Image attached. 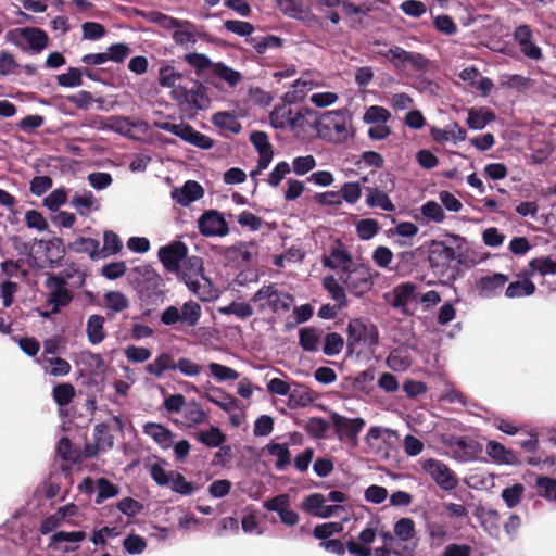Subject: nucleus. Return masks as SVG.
I'll return each instance as SVG.
<instances>
[{
    "instance_id": "nucleus-1",
    "label": "nucleus",
    "mask_w": 556,
    "mask_h": 556,
    "mask_svg": "<svg viewBox=\"0 0 556 556\" xmlns=\"http://www.w3.org/2000/svg\"><path fill=\"white\" fill-rule=\"evenodd\" d=\"M161 84L164 86H173L172 97L177 102L180 113L189 119L195 117L199 111L205 110L210 105V98L206 88L193 80L185 84H175V78L165 76L161 73Z\"/></svg>"
},
{
    "instance_id": "nucleus-2",
    "label": "nucleus",
    "mask_w": 556,
    "mask_h": 556,
    "mask_svg": "<svg viewBox=\"0 0 556 556\" xmlns=\"http://www.w3.org/2000/svg\"><path fill=\"white\" fill-rule=\"evenodd\" d=\"M351 123L346 111L333 110L320 114L312 125L319 138L332 143H343L353 137Z\"/></svg>"
},
{
    "instance_id": "nucleus-3",
    "label": "nucleus",
    "mask_w": 556,
    "mask_h": 556,
    "mask_svg": "<svg viewBox=\"0 0 556 556\" xmlns=\"http://www.w3.org/2000/svg\"><path fill=\"white\" fill-rule=\"evenodd\" d=\"M176 274L201 301L208 302L217 298L211 280L204 276L203 261L199 256L186 258Z\"/></svg>"
},
{
    "instance_id": "nucleus-4",
    "label": "nucleus",
    "mask_w": 556,
    "mask_h": 556,
    "mask_svg": "<svg viewBox=\"0 0 556 556\" xmlns=\"http://www.w3.org/2000/svg\"><path fill=\"white\" fill-rule=\"evenodd\" d=\"M5 40L23 52L38 54L49 45V36L46 30L39 27L13 28L7 31Z\"/></svg>"
},
{
    "instance_id": "nucleus-5",
    "label": "nucleus",
    "mask_w": 556,
    "mask_h": 556,
    "mask_svg": "<svg viewBox=\"0 0 556 556\" xmlns=\"http://www.w3.org/2000/svg\"><path fill=\"white\" fill-rule=\"evenodd\" d=\"M141 17H146L166 29H175L173 39L177 45L189 46L197 42V29L194 24L189 21H180L160 12L143 13Z\"/></svg>"
},
{
    "instance_id": "nucleus-6",
    "label": "nucleus",
    "mask_w": 556,
    "mask_h": 556,
    "mask_svg": "<svg viewBox=\"0 0 556 556\" xmlns=\"http://www.w3.org/2000/svg\"><path fill=\"white\" fill-rule=\"evenodd\" d=\"M201 316V305L194 301H187L180 307L170 305L165 308L160 315V321L170 327L179 325L181 328H193L199 324Z\"/></svg>"
},
{
    "instance_id": "nucleus-7",
    "label": "nucleus",
    "mask_w": 556,
    "mask_h": 556,
    "mask_svg": "<svg viewBox=\"0 0 556 556\" xmlns=\"http://www.w3.org/2000/svg\"><path fill=\"white\" fill-rule=\"evenodd\" d=\"M251 300L257 303L261 309L269 308L274 313L288 312L294 301L291 294L279 290L273 282L263 286Z\"/></svg>"
},
{
    "instance_id": "nucleus-8",
    "label": "nucleus",
    "mask_w": 556,
    "mask_h": 556,
    "mask_svg": "<svg viewBox=\"0 0 556 556\" xmlns=\"http://www.w3.org/2000/svg\"><path fill=\"white\" fill-rule=\"evenodd\" d=\"M164 283L162 277L151 267L141 270V303L159 305L164 301ZM150 309L142 311L141 316L150 315Z\"/></svg>"
},
{
    "instance_id": "nucleus-9",
    "label": "nucleus",
    "mask_w": 556,
    "mask_h": 556,
    "mask_svg": "<svg viewBox=\"0 0 556 556\" xmlns=\"http://www.w3.org/2000/svg\"><path fill=\"white\" fill-rule=\"evenodd\" d=\"M159 128L168 131L185 142L197 148L208 150L214 146V140L208 136L195 130L185 123L162 122L157 124Z\"/></svg>"
},
{
    "instance_id": "nucleus-10",
    "label": "nucleus",
    "mask_w": 556,
    "mask_h": 556,
    "mask_svg": "<svg viewBox=\"0 0 556 556\" xmlns=\"http://www.w3.org/2000/svg\"><path fill=\"white\" fill-rule=\"evenodd\" d=\"M378 330L372 324L362 319H352L348 325V344L350 348H374L378 344Z\"/></svg>"
},
{
    "instance_id": "nucleus-11",
    "label": "nucleus",
    "mask_w": 556,
    "mask_h": 556,
    "mask_svg": "<svg viewBox=\"0 0 556 556\" xmlns=\"http://www.w3.org/2000/svg\"><path fill=\"white\" fill-rule=\"evenodd\" d=\"M301 507L306 514L321 519L340 517L346 513L342 505H327L323 493H312L304 496Z\"/></svg>"
},
{
    "instance_id": "nucleus-12",
    "label": "nucleus",
    "mask_w": 556,
    "mask_h": 556,
    "mask_svg": "<svg viewBox=\"0 0 556 556\" xmlns=\"http://www.w3.org/2000/svg\"><path fill=\"white\" fill-rule=\"evenodd\" d=\"M394 536L402 543L401 548L394 551L397 556H413L417 546L415 522L412 518L404 517L394 523Z\"/></svg>"
},
{
    "instance_id": "nucleus-13",
    "label": "nucleus",
    "mask_w": 556,
    "mask_h": 556,
    "mask_svg": "<svg viewBox=\"0 0 556 556\" xmlns=\"http://www.w3.org/2000/svg\"><path fill=\"white\" fill-rule=\"evenodd\" d=\"M421 467L441 490L452 491L457 488V476L442 460L429 458L422 462Z\"/></svg>"
},
{
    "instance_id": "nucleus-14",
    "label": "nucleus",
    "mask_w": 556,
    "mask_h": 556,
    "mask_svg": "<svg viewBox=\"0 0 556 556\" xmlns=\"http://www.w3.org/2000/svg\"><path fill=\"white\" fill-rule=\"evenodd\" d=\"M330 418L339 440L348 441L353 445H356L358 434L365 426V420L359 417L348 418L338 413H332Z\"/></svg>"
},
{
    "instance_id": "nucleus-15",
    "label": "nucleus",
    "mask_w": 556,
    "mask_h": 556,
    "mask_svg": "<svg viewBox=\"0 0 556 556\" xmlns=\"http://www.w3.org/2000/svg\"><path fill=\"white\" fill-rule=\"evenodd\" d=\"M387 181L383 185V189L378 187H366V199L365 203L368 207H378L382 211L393 213L396 207L389 197V192H392L395 188L394 179L391 175L387 174Z\"/></svg>"
},
{
    "instance_id": "nucleus-16",
    "label": "nucleus",
    "mask_w": 556,
    "mask_h": 556,
    "mask_svg": "<svg viewBox=\"0 0 556 556\" xmlns=\"http://www.w3.org/2000/svg\"><path fill=\"white\" fill-rule=\"evenodd\" d=\"M340 280L356 296L371 289L372 281L368 269L364 266H353L340 275Z\"/></svg>"
},
{
    "instance_id": "nucleus-17",
    "label": "nucleus",
    "mask_w": 556,
    "mask_h": 556,
    "mask_svg": "<svg viewBox=\"0 0 556 556\" xmlns=\"http://www.w3.org/2000/svg\"><path fill=\"white\" fill-rule=\"evenodd\" d=\"M513 38L520 52L527 59L539 61L543 58L542 49L536 43L533 30L529 25L522 24L517 26L514 30Z\"/></svg>"
},
{
    "instance_id": "nucleus-18",
    "label": "nucleus",
    "mask_w": 556,
    "mask_h": 556,
    "mask_svg": "<svg viewBox=\"0 0 556 556\" xmlns=\"http://www.w3.org/2000/svg\"><path fill=\"white\" fill-rule=\"evenodd\" d=\"M263 507L268 511L277 513L280 522L288 527L295 526L299 520V514L291 509L290 496L287 493L278 494L263 503Z\"/></svg>"
},
{
    "instance_id": "nucleus-19",
    "label": "nucleus",
    "mask_w": 556,
    "mask_h": 556,
    "mask_svg": "<svg viewBox=\"0 0 556 556\" xmlns=\"http://www.w3.org/2000/svg\"><path fill=\"white\" fill-rule=\"evenodd\" d=\"M198 228L205 237H225L229 232L223 214L214 210L207 211L199 217Z\"/></svg>"
},
{
    "instance_id": "nucleus-20",
    "label": "nucleus",
    "mask_w": 556,
    "mask_h": 556,
    "mask_svg": "<svg viewBox=\"0 0 556 556\" xmlns=\"http://www.w3.org/2000/svg\"><path fill=\"white\" fill-rule=\"evenodd\" d=\"M83 530L65 531L59 530L51 534L49 547L62 553H71L78 549V544L86 539Z\"/></svg>"
},
{
    "instance_id": "nucleus-21",
    "label": "nucleus",
    "mask_w": 556,
    "mask_h": 556,
    "mask_svg": "<svg viewBox=\"0 0 556 556\" xmlns=\"http://www.w3.org/2000/svg\"><path fill=\"white\" fill-rule=\"evenodd\" d=\"M187 247L176 241L169 245L162 247L159 250V258L167 271L176 273L182 262L187 258Z\"/></svg>"
},
{
    "instance_id": "nucleus-22",
    "label": "nucleus",
    "mask_w": 556,
    "mask_h": 556,
    "mask_svg": "<svg viewBox=\"0 0 556 556\" xmlns=\"http://www.w3.org/2000/svg\"><path fill=\"white\" fill-rule=\"evenodd\" d=\"M323 265L330 269H340L341 274L354 266L352 256L345 244L337 240L330 248L329 254L324 256Z\"/></svg>"
},
{
    "instance_id": "nucleus-23",
    "label": "nucleus",
    "mask_w": 556,
    "mask_h": 556,
    "mask_svg": "<svg viewBox=\"0 0 556 556\" xmlns=\"http://www.w3.org/2000/svg\"><path fill=\"white\" fill-rule=\"evenodd\" d=\"M509 277L502 273H493L479 278L476 282V289L483 299H493L501 294Z\"/></svg>"
},
{
    "instance_id": "nucleus-24",
    "label": "nucleus",
    "mask_w": 556,
    "mask_h": 556,
    "mask_svg": "<svg viewBox=\"0 0 556 556\" xmlns=\"http://www.w3.org/2000/svg\"><path fill=\"white\" fill-rule=\"evenodd\" d=\"M376 539V530L371 527H366L357 535V540L350 539L346 542V548L351 556H370V545Z\"/></svg>"
},
{
    "instance_id": "nucleus-25",
    "label": "nucleus",
    "mask_w": 556,
    "mask_h": 556,
    "mask_svg": "<svg viewBox=\"0 0 556 556\" xmlns=\"http://www.w3.org/2000/svg\"><path fill=\"white\" fill-rule=\"evenodd\" d=\"M456 258V251L453 247L443 241H432L428 260L432 268H444Z\"/></svg>"
},
{
    "instance_id": "nucleus-26",
    "label": "nucleus",
    "mask_w": 556,
    "mask_h": 556,
    "mask_svg": "<svg viewBox=\"0 0 556 556\" xmlns=\"http://www.w3.org/2000/svg\"><path fill=\"white\" fill-rule=\"evenodd\" d=\"M203 194L204 190L202 186L194 180H188L181 188H175L172 191L173 200L182 206H189L191 203L201 199Z\"/></svg>"
},
{
    "instance_id": "nucleus-27",
    "label": "nucleus",
    "mask_w": 556,
    "mask_h": 556,
    "mask_svg": "<svg viewBox=\"0 0 556 556\" xmlns=\"http://www.w3.org/2000/svg\"><path fill=\"white\" fill-rule=\"evenodd\" d=\"M76 381L79 386V393H102L105 388V375L87 374L85 370H78Z\"/></svg>"
},
{
    "instance_id": "nucleus-28",
    "label": "nucleus",
    "mask_w": 556,
    "mask_h": 556,
    "mask_svg": "<svg viewBox=\"0 0 556 556\" xmlns=\"http://www.w3.org/2000/svg\"><path fill=\"white\" fill-rule=\"evenodd\" d=\"M70 205L74 207L80 216H88L91 211H99L100 203L94 198V194L90 190H84L83 192H75L70 200Z\"/></svg>"
},
{
    "instance_id": "nucleus-29",
    "label": "nucleus",
    "mask_w": 556,
    "mask_h": 556,
    "mask_svg": "<svg viewBox=\"0 0 556 556\" xmlns=\"http://www.w3.org/2000/svg\"><path fill=\"white\" fill-rule=\"evenodd\" d=\"M318 84L314 80L301 77L294 80L291 85V88L283 94L282 99L288 104H293L302 101L306 94L317 87Z\"/></svg>"
},
{
    "instance_id": "nucleus-30",
    "label": "nucleus",
    "mask_w": 556,
    "mask_h": 556,
    "mask_svg": "<svg viewBox=\"0 0 556 556\" xmlns=\"http://www.w3.org/2000/svg\"><path fill=\"white\" fill-rule=\"evenodd\" d=\"M180 414L182 418L181 425L187 428H194L208 420L206 412L194 400L188 402Z\"/></svg>"
},
{
    "instance_id": "nucleus-31",
    "label": "nucleus",
    "mask_w": 556,
    "mask_h": 556,
    "mask_svg": "<svg viewBox=\"0 0 556 556\" xmlns=\"http://www.w3.org/2000/svg\"><path fill=\"white\" fill-rule=\"evenodd\" d=\"M430 135L432 139L439 143H445L448 141L458 143L466 139L467 132L457 123H452L445 129L432 127Z\"/></svg>"
},
{
    "instance_id": "nucleus-32",
    "label": "nucleus",
    "mask_w": 556,
    "mask_h": 556,
    "mask_svg": "<svg viewBox=\"0 0 556 556\" xmlns=\"http://www.w3.org/2000/svg\"><path fill=\"white\" fill-rule=\"evenodd\" d=\"M143 431L162 450H168L173 445L174 433L161 424L148 422L143 426Z\"/></svg>"
},
{
    "instance_id": "nucleus-33",
    "label": "nucleus",
    "mask_w": 556,
    "mask_h": 556,
    "mask_svg": "<svg viewBox=\"0 0 556 556\" xmlns=\"http://www.w3.org/2000/svg\"><path fill=\"white\" fill-rule=\"evenodd\" d=\"M76 365H81L87 374H101L106 376L105 364L102 356L91 351H83L79 353Z\"/></svg>"
},
{
    "instance_id": "nucleus-34",
    "label": "nucleus",
    "mask_w": 556,
    "mask_h": 556,
    "mask_svg": "<svg viewBox=\"0 0 556 556\" xmlns=\"http://www.w3.org/2000/svg\"><path fill=\"white\" fill-rule=\"evenodd\" d=\"M475 516L490 535H497L501 525V516L497 510L479 506Z\"/></svg>"
},
{
    "instance_id": "nucleus-35",
    "label": "nucleus",
    "mask_w": 556,
    "mask_h": 556,
    "mask_svg": "<svg viewBox=\"0 0 556 556\" xmlns=\"http://www.w3.org/2000/svg\"><path fill=\"white\" fill-rule=\"evenodd\" d=\"M266 452L276 457L275 468L285 471L291 464V453L288 443L270 442L265 446Z\"/></svg>"
},
{
    "instance_id": "nucleus-36",
    "label": "nucleus",
    "mask_w": 556,
    "mask_h": 556,
    "mask_svg": "<svg viewBox=\"0 0 556 556\" xmlns=\"http://www.w3.org/2000/svg\"><path fill=\"white\" fill-rule=\"evenodd\" d=\"M323 331L314 327L299 330V344L306 352H317L320 346Z\"/></svg>"
},
{
    "instance_id": "nucleus-37",
    "label": "nucleus",
    "mask_w": 556,
    "mask_h": 556,
    "mask_svg": "<svg viewBox=\"0 0 556 556\" xmlns=\"http://www.w3.org/2000/svg\"><path fill=\"white\" fill-rule=\"evenodd\" d=\"M494 119V113L488 108L468 110L467 125L472 130H481Z\"/></svg>"
},
{
    "instance_id": "nucleus-38",
    "label": "nucleus",
    "mask_w": 556,
    "mask_h": 556,
    "mask_svg": "<svg viewBox=\"0 0 556 556\" xmlns=\"http://www.w3.org/2000/svg\"><path fill=\"white\" fill-rule=\"evenodd\" d=\"M247 43H249L258 54H264L269 49H278L283 45V39L275 36H253L245 39Z\"/></svg>"
},
{
    "instance_id": "nucleus-39",
    "label": "nucleus",
    "mask_w": 556,
    "mask_h": 556,
    "mask_svg": "<svg viewBox=\"0 0 556 556\" xmlns=\"http://www.w3.org/2000/svg\"><path fill=\"white\" fill-rule=\"evenodd\" d=\"M293 113L290 104L285 102L281 105L275 106L271 111L269 114V123L275 129L287 130L288 126H290Z\"/></svg>"
},
{
    "instance_id": "nucleus-40",
    "label": "nucleus",
    "mask_w": 556,
    "mask_h": 556,
    "mask_svg": "<svg viewBox=\"0 0 556 556\" xmlns=\"http://www.w3.org/2000/svg\"><path fill=\"white\" fill-rule=\"evenodd\" d=\"M453 446L455 447V452H463V455L459 456L462 462L475 459L482 450L478 442L466 437L456 438L453 442Z\"/></svg>"
},
{
    "instance_id": "nucleus-41",
    "label": "nucleus",
    "mask_w": 556,
    "mask_h": 556,
    "mask_svg": "<svg viewBox=\"0 0 556 556\" xmlns=\"http://www.w3.org/2000/svg\"><path fill=\"white\" fill-rule=\"evenodd\" d=\"M122 249L123 241L119 236L113 230H105L103 232V247H99V260L116 255L122 251Z\"/></svg>"
},
{
    "instance_id": "nucleus-42",
    "label": "nucleus",
    "mask_w": 556,
    "mask_h": 556,
    "mask_svg": "<svg viewBox=\"0 0 556 556\" xmlns=\"http://www.w3.org/2000/svg\"><path fill=\"white\" fill-rule=\"evenodd\" d=\"M104 318L101 315L93 314L89 316L86 325V333L88 341L96 345L102 342L105 338L104 332Z\"/></svg>"
},
{
    "instance_id": "nucleus-43",
    "label": "nucleus",
    "mask_w": 556,
    "mask_h": 556,
    "mask_svg": "<svg viewBox=\"0 0 556 556\" xmlns=\"http://www.w3.org/2000/svg\"><path fill=\"white\" fill-rule=\"evenodd\" d=\"M485 451L486 454L497 464L511 465L516 460L515 454L496 441H489Z\"/></svg>"
},
{
    "instance_id": "nucleus-44",
    "label": "nucleus",
    "mask_w": 556,
    "mask_h": 556,
    "mask_svg": "<svg viewBox=\"0 0 556 556\" xmlns=\"http://www.w3.org/2000/svg\"><path fill=\"white\" fill-rule=\"evenodd\" d=\"M212 123L220 130L231 134H239L242 128L237 116L226 111L215 113L212 117Z\"/></svg>"
},
{
    "instance_id": "nucleus-45",
    "label": "nucleus",
    "mask_w": 556,
    "mask_h": 556,
    "mask_svg": "<svg viewBox=\"0 0 556 556\" xmlns=\"http://www.w3.org/2000/svg\"><path fill=\"white\" fill-rule=\"evenodd\" d=\"M100 242L93 238L78 237L68 248L75 253H87L92 261L99 260Z\"/></svg>"
},
{
    "instance_id": "nucleus-46",
    "label": "nucleus",
    "mask_w": 556,
    "mask_h": 556,
    "mask_svg": "<svg viewBox=\"0 0 556 556\" xmlns=\"http://www.w3.org/2000/svg\"><path fill=\"white\" fill-rule=\"evenodd\" d=\"M46 253L49 267L52 269L59 267L66 254L63 239L60 237H52L50 239V245L47 247Z\"/></svg>"
},
{
    "instance_id": "nucleus-47",
    "label": "nucleus",
    "mask_w": 556,
    "mask_h": 556,
    "mask_svg": "<svg viewBox=\"0 0 556 556\" xmlns=\"http://www.w3.org/2000/svg\"><path fill=\"white\" fill-rule=\"evenodd\" d=\"M195 439L203 445L215 448L222 446L225 443L226 435L218 427L211 426L207 430L199 431L195 434Z\"/></svg>"
},
{
    "instance_id": "nucleus-48",
    "label": "nucleus",
    "mask_w": 556,
    "mask_h": 556,
    "mask_svg": "<svg viewBox=\"0 0 556 556\" xmlns=\"http://www.w3.org/2000/svg\"><path fill=\"white\" fill-rule=\"evenodd\" d=\"M75 388L70 382H60L52 389L53 401L60 408L70 405L75 397Z\"/></svg>"
},
{
    "instance_id": "nucleus-49",
    "label": "nucleus",
    "mask_w": 556,
    "mask_h": 556,
    "mask_svg": "<svg viewBox=\"0 0 556 556\" xmlns=\"http://www.w3.org/2000/svg\"><path fill=\"white\" fill-rule=\"evenodd\" d=\"M535 285L526 277L522 280L510 282L506 288L505 296L509 299L529 296L535 292Z\"/></svg>"
},
{
    "instance_id": "nucleus-50",
    "label": "nucleus",
    "mask_w": 556,
    "mask_h": 556,
    "mask_svg": "<svg viewBox=\"0 0 556 556\" xmlns=\"http://www.w3.org/2000/svg\"><path fill=\"white\" fill-rule=\"evenodd\" d=\"M417 300L418 298L416 294V285L412 282L402 283L394 289V307H403L406 306L409 302Z\"/></svg>"
},
{
    "instance_id": "nucleus-51",
    "label": "nucleus",
    "mask_w": 556,
    "mask_h": 556,
    "mask_svg": "<svg viewBox=\"0 0 556 556\" xmlns=\"http://www.w3.org/2000/svg\"><path fill=\"white\" fill-rule=\"evenodd\" d=\"M167 486L173 492L184 496L192 495L199 490V486L195 483L187 481V479L178 471H172L170 483H168Z\"/></svg>"
},
{
    "instance_id": "nucleus-52",
    "label": "nucleus",
    "mask_w": 556,
    "mask_h": 556,
    "mask_svg": "<svg viewBox=\"0 0 556 556\" xmlns=\"http://www.w3.org/2000/svg\"><path fill=\"white\" fill-rule=\"evenodd\" d=\"M68 192L70 190L65 187H59L52 190L47 197L42 200V205L47 207L50 212L56 213L60 211V207L67 203L68 201Z\"/></svg>"
},
{
    "instance_id": "nucleus-53",
    "label": "nucleus",
    "mask_w": 556,
    "mask_h": 556,
    "mask_svg": "<svg viewBox=\"0 0 556 556\" xmlns=\"http://www.w3.org/2000/svg\"><path fill=\"white\" fill-rule=\"evenodd\" d=\"M530 275H556V260L551 256L535 257L529 262Z\"/></svg>"
},
{
    "instance_id": "nucleus-54",
    "label": "nucleus",
    "mask_w": 556,
    "mask_h": 556,
    "mask_svg": "<svg viewBox=\"0 0 556 556\" xmlns=\"http://www.w3.org/2000/svg\"><path fill=\"white\" fill-rule=\"evenodd\" d=\"M386 364L394 371H405L410 367L412 359L405 350L395 349L387 356Z\"/></svg>"
},
{
    "instance_id": "nucleus-55",
    "label": "nucleus",
    "mask_w": 556,
    "mask_h": 556,
    "mask_svg": "<svg viewBox=\"0 0 556 556\" xmlns=\"http://www.w3.org/2000/svg\"><path fill=\"white\" fill-rule=\"evenodd\" d=\"M308 128H313L312 122H308L304 112L299 110L293 113L290 126H288L287 129L290 130L298 139H305Z\"/></svg>"
},
{
    "instance_id": "nucleus-56",
    "label": "nucleus",
    "mask_w": 556,
    "mask_h": 556,
    "mask_svg": "<svg viewBox=\"0 0 556 556\" xmlns=\"http://www.w3.org/2000/svg\"><path fill=\"white\" fill-rule=\"evenodd\" d=\"M175 359L168 353L160 354L152 363L146 366V370L156 377H162L165 371L173 369Z\"/></svg>"
},
{
    "instance_id": "nucleus-57",
    "label": "nucleus",
    "mask_w": 556,
    "mask_h": 556,
    "mask_svg": "<svg viewBox=\"0 0 556 556\" xmlns=\"http://www.w3.org/2000/svg\"><path fill=\"white\" fill-rule=\"evenodd\" d=\"M212 73L219 79L226 81L230 87H236L242 78L240 72L218 62L213 65Z\"/></svg>"
},
{
    "instance_id": "nucleus-58",
    "label": "nucleus",
    "mask_w": 556,
    "mask_h": 556,
    "mask_svg": "<svg viewBox=\"0 0 556 556\" xmlns=\"http://www.w3.org/2000/svg\"><path fill=\"white\" fill-rule=\"evenodd\" d=\"M56 84L63 88H76L84 84L81 68L70 66L65 73L56 76Z\"/></svg>"
},
{
    "instance_id": "nucleus-59",
    "label": "nucleus",
    "mask_w": 556,
    "mask_h": 556,
    "mask_svg": "<svg viewBox=\"0 0 556 556\" xmlns=\"http://www.w3.org/2000/svg\"><path fill=\"white\" fill-rule=\"evenodd\" d=\"M420 214L426 219V222H433L437 224L442 223L445 219V213L442 206L432 200L425 202L420 208Z\"/></svg>"
},
{
    "instance_id": "nucleus-60",
    "label": "nucleus",
    "mask_w": 556,
    "mask_h": 556,
    "mask_svg": "<svg viewBox=\"0 0 556 556\" xmlns=\"http://www.w3.org/2000/svg\"><path fill=\"white\" fill-rule=\"evenodd\" d=\"M314 401L312 393L304 387H296L293 390L290 389L288 394V406L290 408L304 407L309 405Z\"/></svg>"
},
{
    "instance_id": "nucleus-61",
    "label": "nucleus",
    "mask_w": 556,
    "mask_h": 556,
    "mask_svg": "<svg viewBox=\"0 0 556 556\" xmlns=\"http://www.w3.org/2000/svg\"><path fill=\"white\" fill-rule=\"evenodd\" d=\"M207 367L210 369L211 376L217 382L233 381L240 377V374L233 368L218 363H210Z\"/></svg>"
},
{
    "instance_id": "nucleus-62",
    "label": "nucleus",
    "mask_w": 556,
    "mask_h": 556,
    "mask_svg": "<svg viewBox=\"0 0 556 556\" xmlns=\"http://www.w3.org/2000/svg\"><path fill=\"white\" fill-rule=\"evenodd\" d=\"M324 288L329 292L330 296L338 302L340 306L346 305V294L344 288L333 276H327L323 279Z\"/></svg>"
},
{
    "instance_id": "nucleus-63",
    "label": "nucleus",
    "mask_w": 556,
    "mask_h": 556,
    "mask_svg": "<svg viewBox=\"0 0 556 556\" xmlns=\"http://www.w3.org/2000/svg\"><path fill=\"white\" fill-rule=\"evenodd\" d=\"M118 494V486L106 478L97 480V495L94 503L102 504L104 501L115 497Z\"/></svg>"
},
{
    "instance_id": "nucleus-64",
    "label": "nucleus",
    "mask_w": 556,
    "mask_h": 556,
    "mask_svg": "<svg viewBox=\"0 0 556 556\" xmlns=\"http://www.w3.org/2000/svg\"><path fill=\"white\" fill-rule=\"evenodd\" d=\"M535 486L541 497L556 502V479L540 476L536 478Z\"/></svg>"
}]
</instances>
